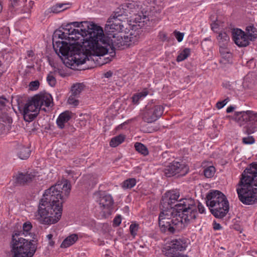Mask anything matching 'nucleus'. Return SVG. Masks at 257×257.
I'll use <instances>...</instances> for the list:
<instances>
[{
	"instance_id": "nucleus-1",
	"label": "nucleus",
	"mask_w": 257,
	"mask_h": 257,
	"mask_svg": "<svg viewBox=\"0 0 257 257\" xmlns=\"http://www.w3.org/2000/svg\"><path fill=\"white\" fill-rule=\"evenodd\" d=\"M95 26L94 23L88 22H74L63 26L64 30H57L54 33L55 37L68 40L56 42L53 47L60 57H65L64 63L72 69L77 70L80 65L90 61L88 57V51L83 45L89 40L90 33Z\"/></svg>"
},
{
	"instance_id": "nucleus-2",
	"label": "nucleus",
	"mask_w": 257,
	"mask_h": 257,
	"mask_svg": "<svg viewBox=\"0 0 257 257\" xmlns=\"http://www.w3.org/2000/svg\"><path fill=\"white\" fill-rule=\"evenodd\" d=\"M71 190V184L67 180L57 182L46 190L39 202L35 213L36 219L42 224L55 223L60 219L62 204L67 199Z\"/></svg>"
},
{
	"instance_id": "nucleus-3",
	"label": "nucleus",
	"mask_w": 257,
	"mask_h": 257,
	"mask_svg": "<svg viewBox=\"0 0 257 257\" xmlns=\"http://www.w3.org/2000/svg\"><path fill=\"white\" fill-rule=\"evenodd\" d=\"M197 214L196 201L191 197L181 198L175 207L162 210L159 224L162 231L174 233L184 229Z\"/></svg>"
},
{
	"instance_id": "nucleus-4",
	"label": "nucleus",
	"mask_w": 257,
	"mask_h": 257,
	"mask_svg": "<svg viewBox=\"0 0 257 257\" xmlns=\"http://www.w3.org/2000/svg\"><path fill=\"white\" fill-rule=\"evenodd\" d=\"M94 29L90 33L89 40L84 43V46L88 51V57L90 61L87 64L94 62L92 57L104 56L108 53L111 58H106V61L99 63V65H103L110 61L115 55V50L123 49L128 47V43L125 39L124 35L120 33H115L111 36H105L102 28L94 24Z\"/></svg>"
},
{
	"instance_id": "nucleus-5",
	"label": "nucleus",
	"mask_w": 257,
	"mask_h": 257,
	"mask_svg": "<svg viewBox=\"0 0 257 257\" xmlns=\"http://www.w3.org/2000/svg\"><path fill=\"white\" fill-rule=\"evenodd\" d=\"M236 189L239 200L250 205L257 202V163H252L242 173Z\"/></svg>"
},
{
	"instance_id": "nucleus-6",
	"label": "nucleus",
	"mask_w": 257,
	"mask_h": 257,
	"mask_svg": "<svg viewBox=\"0 0 257 257\" xmlns=\"http://www.w3.org/2000/svg\"><path fill=\"white\" fill-rule=\"evenodd\" d=\"M10 247L12 257H32L36 250L35 244L24 238L21 231L13 234Z\"/></svg>"
},
{
	"instance_id": "nucleus-7",
	"label": "nucleus",
	"mask_w": 257,
	"mask_h": 257,
	"mask_svg": "<svg viewBox=\"0 0 257 257\" xmlns=\"http://www.w3.org/2000/svg\"><path fill=\"white\" fill-rule=\"evenodd\" d=\"M50 94H38L33 96L25 105L23 108V117L26 121H32L38 115L40 109L46 111L43 106L49 107L52 102Z\"/></svg>"
},
{
	"instance_id": "nucleus-8",
	"label": "nucleus",
	"mask_w": 257,
	"mask_h": 257,
	"mask_svg": "<svg viewBox=\"0 0 257 257\" xmlns=\"http://www.w3.org/2000/svg\"><path fill=\"white\" fill-rule=\"evenodd\" d=\"M206 204L211 213L216 218H223L229 210V203L226 196L220 191L213 190L206 196Z\"/></svg>"
},
{
	"instance_id": "nucleus-9",
	"label": "nucleus",
	"mask_w": 257,
	"mask_h": 257,
	"mask_svg": "<svg viewBox=\"0 0 257 257\" xmlns=\"http://www.w3.org/2000/svg\"><path fill=\"white\" fill-rule=\"evenodd\" d=\"M247 35L240 29L234 30L232 37L235 43L239 47H246L249 45V41H254L257 38V29L252 25L246 27Z\"/></svg>"
},
{
	"instance_id": "nucleus-10",
	"label": "nucleus",
	"mask_w": 257,
	"mask_h": 257,
	"mask_svg": "<svg viewBox=\"0 0 257 257\" xmlns=\"http://www.w3.org/2000/svg\"><path fill=\"white\" fill-rule=\"evenodd\" d=\"M131 15L130 21L136 24L139 27H143L148 24V18L144 15L142 9V5L140 2H130Z\"/></svg>"
},
{
	"instance_id": "nucleus-11",
	"label": "nucleus",
	"mask_w": 257,
	"mask_h": 257,
	"mask_svg": "<svg viewBox=\"0 0 257 257\" xmlns=\"http://www.w3.org/2000/svg\"><path fill=\"white\" fill-rule=\"evenodd\" d=\"M123 25L122 20L114 14L112 15L107 21L104 28L106 36H111L114 34L119 33L122 32Z\"/></svg>"
},
{
	"instance_id": "nucleus-12",
	"label": "nucleus",
	"mask_w": 257,
	"mask_h": 257,
	"mask_svg": "<svg viewBox=\"0 0 257 257\" xmlns=\"http://www.w3.org/2000/svg\"><path fill=\"white\" fill-rule=\"evenodd\" d=\"M164 108L161 105L153 107L146 106L143 113V119L148 123H152L157 120L163 114Z\"/></svg>"
},
{
	"instance_id": "nucleus-13",
	"label": "nucleus",
	"mask_w": 257,
	"mask_h": 257,
	"mask_svg": "<svg viewBox=\"0 0 257 257\" xmlns=\"http://www.w3.org/2000/svg\"><path fill=\"white\" fill-rule=\"evenodd\" d=\"M188 171L189 168L185 164H181L178 162H173L166 167L164 173L167 177H171L177 174H179L180 176H184Z\"/></svg>"
},
{
	"instance_id": "nucleus-14",
	"label": "nucleus",
	"mask_w": 257,
	"mask_h": 257,
	"mask_svg": "<svg viewBox=\"0 0 257 257\" xmlns=\"http://www.w3.org/2000/svg\"><path fill=\"white\" fill-rule=\"evenodd\" d=\"M38 176V173L35 171L18 173L14 176L15 183L17 185H24L36 180Z\"/></svg>"
},
{
	"instance_id": "nucleus-15",
	"label": "nucleus",
	"mask_w": 257,
	"mask_h": 257,
	"mask_svg": "<svg viewBox=\"0 0 257 257\" xmlns=\"http://www.w3.org/2000/svg\"><path fill=\"white\" fill-rule=\"evenodd\" d=\"M180 194L175 191L172 190L166 192L163 196L161 204L163 206V209H167V208L173 207L172 205L175 202L178 203V199Z\"/></svg>"
},
{
	"instance_id": "nucleus-16",
	"label": "nucleus",
	"mask_w": 257,
	"mask_h": 257,
	"mask_svg": "<svg viewBox=\"0 0 257 257\" xmlns=\"http://www.w3.org/2000/svg\"><path fill=\"white\" fill-rule=\"evenodd\" d=\"M134 25L133 29L129 31V32L126 35H124L125 39H126L127 43H128V46L132 44H134L138 42L140 38V35L142 33V31L140 30L142 27H140V29H135L137 26Z\"/></svg>"
},
{
	"instance_id": "nucleus-17",
	"label": "nucleus",
	"mask_w": 257,
	"mask_h": 257,
	"mask_svg": "<svg viewBox=\"0 0 257 257\" xmlns=\"http://www.w3.org/2000/svg\"><path fill=\"white\" fill-rule=\"evenodd\" d=\"M97 201L100 208L104 210H110L113 204L112 197L108 194L101 195Z\"/></svg>"
},
{
	"instance_id": "nucleus-18",
	"label": "nucleus",
	"mask_w": 257,
	"mask_h": 257,
	"mask_svg": "<svg viewBox=\"0 0 257 257\" xmlns=\"http://www.w3.org/2000/svg\"><path fill=\"white\" fill-rule=\"evenodd\" d=\"M114 14L118 17L131 15L130 2L122 5Z\"/></svg>"
},
{
	"instance_id": "nucleus-19",
	"label": "nucleus",
	"mask_w": 257,
	"mask_h": 257,
	"mask_svg": "<svg viewBox=\"0 0 257 257\" xmlns=\"http://www.w3.org/2000/svg\"><path fill=\"white\" fill-rule=\"evenodd\" d=\"M71 113L70 111H66L59 115L57 119V123L60 128L64 127V124L68 122L71 118Z\"/></svg>"
},
{
	"instance_id": "nucleus-20",
	"label": "nucleus",
	"mask_w": 257,
	"mask_h": 257,
	"mask_svg": "<svg viewBox=\"0 0 257 257\" xmlns=\"http://www.w3.org/2000/svg\"><path fill=\"white\" fill-rule=\"evenodd\" d=\"M250 78L249 74L247 75L244 78L242 84L237 83V82H233L231 84L228 85V89H232L234 91H241L243 87H248V85L246 84L247 81Z\"/></svg>"
},
{
	"instance_id": "nucleus-21",
	"label": "nucleus",
	"mask_w": 257,
	"mask_h": 257,
	"mask_svg": "<svg viewBox=\"0 0 257 257\" xmlns=\"http://www.w3.org/2000/svg\"><path fill=\"white\" fill-rule=\"evenodd\" d=\"M78 239V236L76 234H72L66 237L62 242L60 247L67 248L73 244Z\"/></svg>"
},
{
	"instance_id": "nucleus-22",
	"label": "nucleus",
	"mask_w": 257,
	"mask_h": 257,
	"mask_svg": "<svg viewBox=\"0 0 257 257\" xmlns=\"http://www.w3.org/2000/svg\"><path fill=\"white\" fill-rule=\"evenodd\" d=\"M163 252L165 255L168 257H177L181 254L174 247L172 244L164 248Z\"/></svg>"
},
{
	"instance_id": "nucleus-23",
	"label": "nucleus",
	"mask_w": 257,
	"mask_h": 257,
	"mask_svg": "<svg viewBox=\"0 0 257 257\" xmlns=\"http://www.w3.org/2000/svg\"><path fill=\"white\" fill-rule=\"evenodd\" d=\"M171 244L178 252L186 249L187 246L186 242L181 239L173 240Z\"/></svg>"
},
{
	"instance_id": "nucleus-24",
	"label": "nucleus",
	"mask_w": 257,
	"mask_h": 257,
	"mask_svg": "<svg viewBox=\"0 0 257 257\" xmlns=\"http://www.w3.org/2000/svg\"><path fill=\"white\" fill-rule=\"evenodd\" d=\"M84 88V85L82 83H76L71 86V93L76 97H79Z\"/></svg>"
},
{
	"instance_id": "nucleus-25",
	"label": "nucleus",
	"mask_w": 257,
	"mask_h": 257,
	"mask_svg": "<svg viewBox=\"0 0 257 257\" xmlns=\"http://www.w3.org/2000/svg\"><path fill=\"white\" fill-rule=\"evenodd\" d=\"M18 154L20 159L23 160L26 159L30 155V151L27 147L20 146L19 148Z\"/></svg>"
},
{
	"instance_id": "nucleus-26",
	"label": "nucleus",
	"mask_w": 257,
	"mask_h": 257,
	"mask_svg": "<svg viewBox=\"0 0 257 257\" xmlns=\"http://www.w3.org/2000/svg\"><path fill=\"white\" fill-rule=\"evenodd\" d=\"M219 51L222 58L226 60L227 61H229L231 58V54L229 52L228 50L226 48V46H225L224 44H222V45L220 46Z\"/></svg>"
},
{
	"instance_id": "nucleus-27",
	"label": "nucleus",
	"mask_w": 257,
	"mask_h": 257,
	"mask_svg": "<svg viewBox=\"0 0 257 257\" xmlns=\"http://www.w3.org/2000/svg\"><path fill=\"white\" fill-rule=\"evenodd\" d=\"M124 136L122 135H118L111 139L109 145L112 147H115L122 143L124 140Z\"/></svg>"
},
{
	"instance_id": "nucleus-28",
	"label": "nucleus",
	"mask_w": 257,
	"mask_h": 257,
	"mask_svg": "<svg viewBox=\"0 0 257 257\" xmlns=\"http://www.w3.org/2000/svg\"><path fill=\"white\" fill-rule=\"evenodd\" d=\"M135 148L136 151L144 156H147L149 154V151L147 148L141 143H136L135 144Z\"/></svg>"
},
{
	"instance_id": "nucleus-29",
	"label": "nucleus",
	"mask_w": 257,
	"mask_h": 257,
	"mask_svg": "<svg viewBox=\"0 0 257 257\" xmlns=\"http://www.w3.org/2000/svg\"><path fill=\"white\" fill-rule=\"evenodd\" d=\"M136 180L135 178H130L124 181L121 184V187L124 189H131L135 186Z\"/></svg>"
},
{
	"instance_id": "nucleus-30",
	"label": "nucleus",
	"mask_w": 257,
	"mask_h": 257,
	"mask_svg": "<svg viewBox=\"0 0 257 257\" xmlns=\"http://www.w3.org/2000/svg\"><path fill=\"white\" fill-rule=\"evenodd\" d=\"M217 40L220 46L222 45V44H224V45L226 46L227 43L229 40V37L226 33L221 32L218 35Z\"/></svg>"
},
{
	"instance_id": "nucleus-31",
	"label": "nucleus",
	"mask_w": 257,
	"mask_h": 257,
	"mask_svg": "<svg viewBox=\"0 0 257 257\" xmlns=\"http://www.w3.org/2000/svg\"><path fill=\"white\" fill-rule=\"evenodd\" d=\"M190 54V49L189 48L184 49L177 56L176 60L177 62H181L185 60Z\"/></svg>"
},
{
	"instance_id": "nucleus-32",
	"label": "nucleus",
	"mask_w": 257,
	"mask_h": 257,
	"mask_svg": "<svg viewBox=\"0 0 257 257\" xmlns=\"http://www.w3.org/2000/svg\"><path fill=\"white\" fill-rule=\"evenodd\" d=\"M68 3H58L50 9V12L53 13H58L62 12L61 8L64 6H69Z\"/></svg>"
},
{
	"instance_id": "nucleus-33",
	"label": "nucleus",
	"mask_w": 257,
	"mask_h": 257,
	"mask_svg": "<svg viewBox=\"0 0 257 257\" xmlns=\"http://www.w3.org/2000/svg\"><path fill=\"white\" fill-rule=\"evenodd\" d=\"M215 172V168L211 166H209L204 170V175L207 178L212 177Z\"/></svg>"
},
{
	"instance_id": "nucleus-34",
	"label": "nucleus",
	"mask_w": 257,
	"mask_h": 257,
	"mask_svg": "<svg viewBox=\"0 0 257 257\" xmlns=\"http://www.w3.org/2000/svg\"><path fill=\"white\" fill-rule=\"evenodd\" d=\"M32 228V225L30 222L28 221L24 223L23 225V232H22L23 235H25L26 236L28 234H30L29 231Z\"/></svg>"
},
{
	"instance_id": "nucleus-35",
	"label": "nucleus",
	"mask_w": 257,
	"mask_h": 257,
	"mask_svg": "<svg viewBox=\"0 0 257 257\" xmlns=\"http://www.w3.org/2000/svg\"><path fill=\"white\" fill-rule=\"evenodd\" d=\"M78 97L71 94L67 100L68 103L74 106H77L79 102V100L77 99Z\"/></svg>"
},
{
	"instance_id": "nucleus-36",
	"label": "nucleus",
	"mask_w": 257,
	"mask_h": 257,
	"mask_svg": "<svg viewBox=\"0 0 257 257\" xmlns=\"http://www.w3.org/2000/svg\"><path fill=\"white\" fill-rule=\"evenodd\" d=\"M139 225L137 223H132L130 226V231L131 235L135 237L137 234Z\"/></svg>"
},
{
	"instance_id": "nucleus-37",
	"label": "nucleus",
	"mask_w": 257,
	"mask_h": 257,
	"mask_svg": "<svg viewBox=\"0 0 257 257\" xmlns=\"http://www.w3.org/2000/svg\"><path fill=\"white\" fill-rule=\"evenodd\" d=\"M47 81L49 84L51 86H54L56 83V80L55 78L53 76V75L52 74V73H50L47 77Z\"/></svg>"
},
{
	"instance_id": "nucleus-38",
	"label": "nucleus",
	"mask_w": 257,
	"mask_h": 257,
	"mask_svg": "<svg viewBox=\"0 0 257 257\" xmlns=\"http://www.w3.org/2000/svg\"><path fill=\"white\" fill-rule=\"evenodd\" d=\"M229 101V99L228 97H227L225 99L222 101H220L217 102L216 104V106L218 109H221L223 108Z\"/></svg>"
},
{
	"instance_id": "nucleus-39",
	"label": "nucleus",
	"mask_w": 257,
	"mask_h": 257,
	"mask_svg": "<svg viewBox=\"0 0 257 257\" xmlns=\"http://www.w3.org/2000/svg\"><path fill=\"white\" fill-rule=\"evenodd\" d=\"M242 142L244 144H252L254 142V139L252 137H245L242 139Z\"/></svg>"
},
{
	"instance_id": "nucleus-40",
	"label": "nucleus",
	"mask_w": 257,
	"mask_h": 257,
	"mask_svg": "<svg viewBox=\"0 0 257 257\" xmlns=\"http://www.w3.org/2000/svg\"><path fill=\"white\" fill-rule=\"evenodd\" d=\"M174 35L179 42H181L184 37V33H180V32L175 31L174 32Z\"/></svg>"
},
{
	"instance_id": "nucleus-41",
	"label": "nucleus",
	"mask_w": 257,
	"mask_h": 257,
	"mask_svg": "<svg viewBox=\"0 0 257 257\" xmlns=\"http://www.w3.org/2000/svg\"><path fill=\"white\" fill-rule=\"evenodd\" d=\"M29 86L31 89L36 90L39 86V82L38 80L32 81L30 82Z\"/></svg>"
},
{
	"instance_id": "nucleus-42",
	"label": "nucleus",
	"mask_w": 257,
	"mask_h": 257,
	"mask_svg": "<svg viewBox=\"0 0 257 257\" xmlns=\"http://www.w3.org/2000/svg\"><path fill=\"white\" fill-rule=\"evenodd\" d=\"M158 37L163 42L168 40L167 34L164 32H160L159 34Z\"/></svg>"
},
{
	"instance_id": "nucleus-43",
	"label": "nucleus",
	"mask_w": 257,
	"mask_h": 257,
	"mask_svg": "<svg viewBox=\"0 0 257 257\" xmlns=\"http://www.w3.org/2000/svg\"><path fill=\"white\" fill-rule=\"evenodd\" d=\"M121 216L120 215H118L116 216L113 221V225L115 226H118L121 223Z\"/></svg>"
},
{
	"instance_id": "nucleus-44",
	"label": "nucleus",
	"mask_w": 257,
	"mask_h": 257,
	"mask_svg": "<svg viewBox=\"0 0 257 257\" xmlns=\"http://www.w3.org/2000/svg\"><path fill=\"white\" fill-rule=\"evenodd\" d=\"M197 205H196L197 208H198L199 213H203L205 212V208L204 206L200 202H197Z\"/></svg>"
},
{
	"instance_id": "nucleus-45",
	"label": "nucleus",
	"mask_w": 257,
	"mask_h": 257,
	"mask_svg": "<svg viewBox=\"0 0 257 257\" xmlns=\"http://www.w3.org/2000/svg\"><path fill=\"white\" fill-rule=\"evenodd\" d=\"M140 98H141V97H140L138 93L135 94L132 97L133 101V102L137 103Z\"/></svg>"
},
{
	"instance_id": "nucleus-46",
	"label": "nucleus",
	"mask_w": 257,
	"mask_h": 257,
	"mask_svg": "<svg viewBox=\"0 0 257 257\" xmlns=\"http://www.w3.org/2000/svg\"><path fill=\"white\" fill-rule=\"evenodd\" d=\"M222 228L221 226L219 223H218L216 222H213V229L214 230H220Z\"/></svg>"
},
{
	"instance_id": "nucleus-47",
	"label": "nucleus",
	"mask_w": 257,
	"mask_h": 257,
	"mask_svg": "<svg viewBox=\"0 0 257 257\" xmlns=\"http://www.w3.org/2000/svg\"><path fill=\"white\" fill-rule=\"evenodd\" d=\"M138 93L139 94L140 97L142 98L146 96L148 94V92L146 90H145Z\"/></svg>"
},
{
	"instance_id": "nucleus-48",
	"label": "nucleus",
	"mask_w": 257,
	"mask_h": 257,
	"mask_svg": "<svg viewBox=\"0 0 257 257\" xmlns=\"http://www.w3.org/2000/svg\"><path fill=\"white\" fill-rule=\"evenodd\" d=\"M32 8V6L30 4L29 8H24L23 9L22 12L23 13H29L30 12L31 9Z\"/></svg>"
},
{
	"instance_id": "nucleus-49",
	"label": "nucleus",
	"mask_w": 257,
	"mask_h": 257,
	"mask_svg": "<svg viewBox=\"0 0 257 257\" xmlns=\"http://www.w3.org/2000/svg\"><path fill=\"white\" fill-rule=\"evenodd\" d=\"M11 6L15 8L18 5V0H11Z\"/></svg>"
},
{
	"instance_id": "nucleus-50",
	"label": "nucleus",
	"mask_w": 257,
	"mask_h": 257,
	"mask_svg": "<svg viewBox=\"0 0 257 257\" xmlns=\"http://www.w3.org/2000/svg\"><path fill=\"white\" fill-rule=\"evenodd\" d=\"M112 75V73L111 71H109L104 74V76L106 78H109L111 77Z\"/></svg>"
},
{
	"instance_id": "nucleus-51",
	"label": "nucleus",
	"mask_w": 257,
	"mask_h": 257,
	"mask_svg": "<svg viewBox=\"0 0 257 257\" xmlns=\"http://www.w3.org/2000/svg\"><path fill=\"white\" fill-rule=\"evenodd\" d=\"M235 109V107L233 106H230L226 109V112L230 113L232 112Z\"/></svg>"
},
{
	"instance_id": "nucleus-52",
	"label": "nucleus",
	"mask_w": 257,
	"mask_h": 257,
	"mask_svg": "<svg viewBox=\"0 0 257 257\" xmlns=\"http://www.w3.org/2000/svg\"><path fill=\"white\" fill-rule=\"evenodd\" d=\"M34 55V53L32 50H29L27 51V57L29 58L32 57Z\"/></svg>"
},
{
	"instance_id": "nucleus-53",
	"label": "nucleus",
	"mask_w": 257,
	"mask_h": 257,
	"mask_svg": "<svg viewBox=\"0 0 257 257\" xmlns=\"http://www.w3.org/2000/svg\"><path fill=\"white\" fill-rule=\"evenodd\" d=\"M46 237L49 240H51L52 239L53 235L52 234H48Z\"/></svg>"
},
{
	"instance_id": "nucleus-54",
	"label": "nucleus",
	"mask_w": 257,
	"mask_h": 257,
	"mask_svg": "<svg viewBox=\"0 0 257 257\" xmlns=\"http://www.w3.org/2000/svg\"><path fill=\"white\" fill-rule=\"evenodd\" d=\"M54 241H53L52 240H49V244L51 246H53L54 245Z\"/></svg>"
},
{
	"instance_id": "nucleus-55",
	"label": "nucleus",
	"mask_w": 257,
	"mask_h": 257,
	"mask_svg": "<svg viewBox=\"0 0 257 257\" xmlns=\"http://www.w3.org/2000/svg\"><path fill=\"white\" fill-rule=\"evenodd\" d=\"M68 8H69V7H68V6L62 7V8H61L62 12L64 11V10H66V9H67Z\"/></svg>"
},
{
	"instance_id": "nucleus-56",
	"label": "nucleus",
	"mask_w": 257,
	"mask_h": 257,
	"mask_svg": "<svg viewBox=\"0 0 257 257\" xmlns=\"http://www.w3.org/2000/svg\"><path fill=\"white\" fill-rule=\"evenodd\" d=\"M177 257H188V256L186 255V254H182L181 253L180 255H179Z\"/></svg>"
},
{
	"instance_id": "nucleus-57",
	"label": "nucleus",
	"mask_w": 257,
	"mask_h": 257,
	"mask_svg": "<svg viewBox=\"0 0 257 257\" xmlns=\"http://www.w3.org/2000/svg\"><path fill=\"white\" fill-rule=\"evenodd\" d=\"M0 103L2 104V105H4L5 102L4 101H0Z\"/></svg>"
},
{
	"instance_id": "nucleus-58",
	"label": "nucleus",
	"mask_w": 257,
	"mask_h": 257,
	"mask_svg": "<svg viewBox=\"0 0 257 257\" xmlns=\"http://www.w3.org/2000/svg\"><path fill=\"white\" fill-rule=\"evenodd\" d=\"M105 257H112V256L109 255L108 254H106Z\"/></svg>"
},
{
	"instance_id": "nucleus-59",
	"label": "nucleus",
	"mask_w": 257,
	"mask_h": 257,
	"mask_svg": "<svg viewBox=\"0 0 257 257\" xmlns=\"http://www.w3.org/2000/svg\"><path fill=\"white\" fill-rule=\"evenodd\" d=\"M215 28H216V26H215L212 27V29H214Z\"/></svg>"
}]
</instances>
